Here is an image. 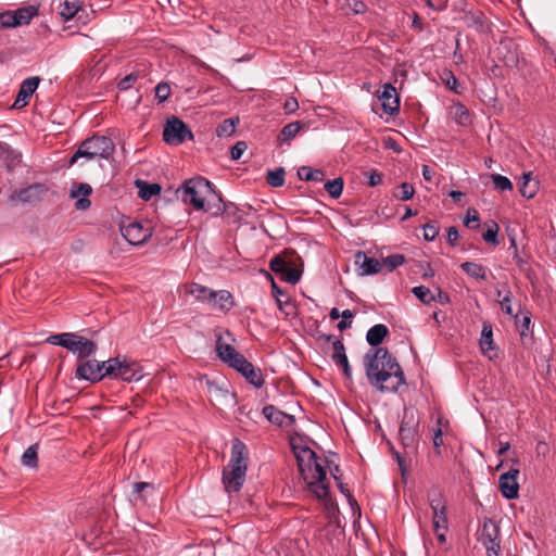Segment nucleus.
<instances>
[{
  "mask_svg": "<svg viewBox=\"0 0 556 556\" xmlns=\"http://www.w3.org/2000/svg\"><path fill=\"white\" fill-rule=\"evenodd\" d=\"M325 189L329 193V195L333 199L340 198L343 191V179L342 178H334L333 180H328L325 184Z\"/></svg>",
  "mask_w": 556,
  "mask_h": 556,
  "instance_id": "4c0bfd02",
  "label": "nucleus"
},
{
  "mask_svg": "<svg viewBox=\"0 0 556 556\" xmlns=\"http://www.w3.org/2000/svg\"><path fill=\"white\" fill-rule=\"evenodd\" d=\"M92 188L89 184L80 182L74 185L71 189V198L77 199L75 206L77 210L85 211L90 207V201L88 197L91 194Z\"/></svg>",
  "mask_w": 556,
  "mask_h": 556,
  "instance_id": "6ab92c4d",
  "label": "nucleus"
},
{
  "mask_svg": "<svg viewBox=\"0 0 556 556\" xmlns=\"http://www.w3.org/2000/svg\"><path fill=\"white\" fill-rule=\"evenodd\" d=\"M462 269L472 278L484 280L486 279L485 268L473 262H465L460 265Z\"/></svg>",
  "mask_w": 556,
  "mask_h": 556,
  "instance_id": "c756f323",
  "label": "nucleus"
},
{
  "mask_svg": "<svg viewBox=\"0 0 556 556\" xmlns=\"http://www.w3.org/2000/svg\"><path fill=\"white\" fill-rule=\"evenodd\" d=\"M79 7L76 3H70L68 1H65L62 4L60 14L64 17L65 21L71 20L74 17V15L77 13Z\"/></svg>",
  "mask_w": 556,
  "mask_h": 556,
  "instance_id": "49530a36",
  "label": "nucleus"
},
{
  "mask_svg": "<svg viewBox=\"0 0 556 556\" xmlns=\"http://www.w3.org/2000/svg\"><path fill=\"white\" fill-rule=\"evenodd\" d=\"M519 475L518 469H510L509 471L501 475L498 479V486L502 495L507 500H514L518 497L519 484L517 477Z\"/></svg>",
  "mask_w": 556,
  "mask_h": 556,
  "instance_id": "4468645a",
  "label": "nucleus"
},
{
  "mask_svg": "<svg viewBox=\"0 0 556 556\" xmlns=\"http://www.w3.org/2000/svg\"><path fill=\"white\" fill-rule=\"evenodd\" d=\"M291 447L298 462L299 471L307 489L318 500H325L329 494V484L321 459L306 445L291 442Z\"/></svg>",
  "mask_w": 556,
  "mask_h": 556,
  "instance_id": "f03ea898",
  "label": "nucleus"
},
{
  "mask_svg": "<svg viewBox=\"0 0 556 556\" xmlns=\"http://www.w3.org/2000/svg\"><path fill=\"white\" fill-rule=\"evenodd\" d=\"M459 239V233L456 227H450L447 229V241L451 245H455Z\"/></svg>",
  "mask_w": 556,
  "mask_h": 556,
  "instance_id": "052dcab7",
  "label": "nucleus"
},
{
  "mask_svg": "<svg viewBox=\"0 0 556 556\" xmlns=\"http://www.w3.org/2000/svg\"><path fill=\"white\" fill-rule=\"evenodd\" d=\"M281 278L289 283H296L301 278V273L295 267H292L290 264L287 265V268L281 274Z\"/></svg>",
  "mask_w": 556,
  "mask_h": 556,
  "instance_id": "79ce46f5",
  "label": "nucleus"
},
{
  "mask_svg": "<svg viewBox=\"0 0 556 556\" xmlns=\"http://www.w3.org/2000/svg\"><path fill=\"white\" fill-rule=\"evenodd\" d=\"M263 414L270 422L280 427H289L294 422L293 416L279 410L274 405H266L263 408Z\"/></svg>",
  "mask_w": 556,
  "mask_h": 556,
  "instance_id": "412c9836",
  "label": "nucleus"
},
{
  "mask_svg": "<svg viewBox=\"0 0 556 556\" xmlns=\"http://www.w3.org/2000/svg\"><path fill=\"white\" fill-rule=\"evenodd\" d=\"M215 337L217 356L229 367L233 368L244 356L231 345L233 340L231 333L228 330H217Z\"/></svg>",
  "mask_w": 556,
  "mask_h": 556,
  "instance_id": "6e6552de",
  "label": "nucleus"
},
{
  "mask_svg": "<svg viewBox=\"0 0 556 556\" xmlns=\"http://www.w3.org/2000/svg\"><path fill=\"white\" fill-rule=\"evenodd\" d=\"M247 143L244 141H238L232 148H231V151H230V155H231V159L233 161H237L239 160L242 154L244 153V151L247 150Z\"/></svg>",
  "mask_w": 556,
  "mask_h": 556,
  "instance_id": "864d4df0",
  "label": "nucleus"
},
{
  "mask_svg": "<svg viewBox=\"0 0 556 556\" xmlns=\"http://www.w3.org/2000/svg\"><path fill=\"white\" fill-rule=\"evenodd\" d=\"M539 190V181L532 177V174L525 173L520 178L519 191L522 197L532 199Z\"/></svg>",
  "mask_w": 556,
  "mask_h": 556,
  "instance_id": "b1692460",
  "label": "nucleus"
},
{
  "mask_svg": "<svg viewBox=\"0 0 556 556\" xmlns=\"http://www.w3.org/2000/svg\"><path fill=\"white\" fill-rule=\"evenodd\" d=\"M439 235V227L434 223H428L424 226V238L427 241H433Z\"/></svg>",
  "mask_w": 556,
  "mask_h": 556,
  "instance_id": "8fccbe9b",
  "label": "nucleus"
},
{
  "mask_svg": "<svg viewBox=\"0 0 556 556\" xmlns=\"http://www.w3.org/2000/svg\"><path fill=\"white\" fill-rule=\"evenodd\" d=\"M510 301H511V292L509 290H507L505 295L500 301V304H501V308L503 312H505L509 316H513V308L510 305Z\"/></svg>",
  "mask_w": 556,
  "mask_h": 556,
  "instance_id": "5fc2aeb1",
  "label": "nucleus"
},
{
  "mask_svg": "<svg viewBox=\"0 0 556 556\" xmlns=\"http://www.w3.org/2000/svg\"><path fill=\"white\" fill-rule=\"evenodd\" d=\"M122 236L132 245L144 243L151 236L150 228L143 227L139 223H129L121 227Z\"/></svg>",
  "mask_w": 556,
  "mask_h": 556,
  "instance_id": "ddd939ff",
  "label": "nucleus"
},
{
  "mask_svg": "<svg viewBox=\"0 0 556 556\" xmlns=\"http://www.w3.org/2000/svg\"><path fill=\"white\" fill-rule=\"evenodd\" d=\"M37 450L38 445L33 444L30 445L22 455V464L29 468H36L37 467Z\"/></svg>",
  "mask_w": 556,
  "mask_h": 556,
  "instance_id": "c9c22d12",
  "label": "nucleus"
},
{
  "mask_svg": "<svg viewBox=\"0 0 556 556\" xmlns=\"http://www.w3.org/2000/svg\"><path fill=\"white\" fill-rule=\"evenodd\" d=\"M248 469V450L243 442L233 439L228 465L223 470V483L228 493L238 492L244 481Z\"/></svg>",
  "mask_w": 556,
  "mask_h": 556,
  "instance_id": "7ed1b4c3",
  "label": "nucleus"
},
{
  "mask_svg": "<svg viewBox=\"0 0 556 556\" xmlns=\"http://www.w3.org/2000/svg\"><path fill=\"white\" fill-rule=\"evenodd\" d=\"M287 265L288 263L281 258L280 256H276L274 257L270 263H269V267L270 269L276 273V274H282L283 270L287 268Z\"/></svg>",
  "mask_w": 556,
  "mask_h": 556,
  "instance_id": "3c124183",
  "label": "nucleus"
},
{
  "mask_svg": "<svg viewBox=\"0 0 556 556\" xmlns=\"http://www.w3.org/2000/svg\"><path fill=\"white\" fill-rule=\"evenodd\" d=\"M40 83L39 77H29L25 79L20 87L17 97L14 101L13 108L21 109L28 104V101L33 93L38 88Z\"/></svg>",
  "mask_w": 556,
  "mask_h": 556,
  "instance_id": "dca6fc26",
  "label": "nucleus"
},
{
  "mask_svg": "<svg viewBox=\"0 0 556 556\" xmlns=\"http://www.w3.org/2000/svg\"><path fill=\"white\" fill-rule=\"evenodd\" d=\"M464 224L467 227L479 228L480 217L478 211L475 208H468Z\"/></svg>",
  "mask_w": 556,
  "mask_h": 556,
  "instance_id": "a18cd8bd",
  "label": "nucleus"
},
{
  "mask_svg": "<svg viewBox=\"0 0 556 556\" xmlns=\"http://www.w3.org/2000/svg\"><path fill=\"white\" fill-rule=\"evenodd\" d=\"M233 369L240 372L247 381L255 388H261L264 384V378L261 369L255 368L245 357L238 363Z\"/></svg>",
  "mask_w": 556,
  "mask_h": 556,
  "instance_id": "2eb2a0df",
  "label": "nucleus"
},
{
  "mask_svg": "<svg viewBox=\"0 0 556 556\" xmlns=\"http://www.w3.org/2000/svg\"><path fill=\"white\" fill-rule=\"evenodd\" d=\"M185 290L188 294L192 295L197 301L207 304L211 303L213 290L208 289L207 287L195 282H191L185 286Z\"/></svg>",
  "mask_w": 556,
  "mask_h": 556,
  "instance_id": "393cba45",
  "label": "nucleus"
},
{
  "mask_svg": "<svg viewBox=\"0 0 556 556\" xmlns=\"http://www.w3.org/2000/svg\"><path fill=\"white\" fill-rule=\"evenodd\" d=\"M114 149V143L109 137L92 136L81 142L77 151L70 159V165L75 164L80 157L89 161L96 157L109 159L113 154Z\"/></svg>",
  "mask_w": 556,
  "mask_h": 556,
  "instance_id": "20e7f679",
  "label": "nucleus"
},
{
  "mask_svg": "<svg viewBox=\"0 0 556 556\" xmlns=\"http://www.w3.org/2000/svg\"><path fill=\"white\" fill-rule=\"evenodd\" d=\"M414 193L415 189L413 185L403 182L396 188V190L393 192V195L402 201H407L414 197Z\"/></svg>",
  "mask_w": 556,
  "mask_h": 556,
  "instance_id": "58836bf2",
  "label": "nucleus"
},
{
  "mask_svg": "<svg viewBox=\"0 0 556 556\" xmlns=\"http://www.w3.org/2000/svg\"><path fill=\"white\" fill-rule=\"evenodd\" d=\"M419 414L414 408H405L400 425L399 437L404 448L415 450L418 440Z\"/></svg>",
  "mask_w": 556,
  "mask_h": 556,
  "instance_id": "0eeeda50",
  "label": "nucleus"
},
{
  "mask_svg": "<svg viewBox=\"0 0 556 556\" xmlns=\"http://www.w3.org/2000/svg\"><path fill=\"white\" fill-rule=\"evenodd\" d=\"M389 333L387 326L382 324L371 327L366 334V340L371 346H378Z\"/></svg>",
  "mask_w": 556,
  "mask_h": 556,
  "instance_id": "bb28decb",
  "label": "nucleus"
},
{
  "mask_svg": "<svg viewBox=\"0 0 556 556\" xmlns=\"http://www.w3.org/2000/svg\"><path fill=\"white\" fill-rule=\"evenodd\" d=\"M211 191V182L199 177L187 180L177 190V194L185 203L191 204L195 210H203L206 194Z\"/></svg>",
  "mask_w": 556,
  "mask_h": 556,
  "instance_id": "423d86ee",
  "label": "nucleus"
},
{
  "mask_svg": "<svg viewBox=\"0 0 556 556\" xmlns=\"http://www.w3.org/2000/svg\"><path fill=\"white\" fill-rule=\"evenodd\" d=\"M15 17L13 11L0 13V28L15 27Z\"/></svg>",
  "mask_w": 556,
  "mask_h": 556,
  "instance_id": "09e8293b",
  "label": "nucleus"
},
{
  "mask_svg": "<svg viewBox=\"0 0 556 556\" xmlns=\"http://www.w3.org/2000/svg\"><path fill=\"white\" fill-rule=\"evenodd\" d=\"M108 366L109 359L106 362H99L97 359L81 362L77 366L76 377L90 382H98L104 377L110 376V374H105Z\"/></svg>",
  "mask_w": 556,
  "mask_h": 556,
  "instance_id": "f8f14e48",
  "label": "nucleus"
},
{
  "mask_svg": "<svg viewBox=\"0 0 556 556\" xmlns=\"http://www.w3.org/2000/svg\"><path fill=\"white\" fill-rule=\"evenodd\" d=\"M331 358L338 367L342 368L344 376L350 379L352 377L351 367L349 365L344 345L340 340H334L332 342Z\"/></svg>",
  "mask_w": 556,
  "mask_h": 556,
  "instance_id": "aec40b11",
  "label": "nucleus"
},
{
  "mask_svg": "<svg viewBox=\"0 0 556 556\" xmlns=\"http://www.w3.org/2000/svg\"><path fill=\"white\" fill-rule=\"evenodd\" d=\"M500 530L497 525L489 518L483 520L482 531H481V541L485 542H498Z\"/></svg>",
  "mask_w": 556,
  "mask_h": 556,
  "instance_id": "cd10ccee",
  "label": "nucleus"
},
{
  "mask_svg": "<svg viewBox=\"0 0 556 556\" xmlns=\"http://www.w3.org/2000/svg\"><path fill=\"white\" fill-rule=\"evenodd\" d=\"M193 135L188 126L179 118L173 116L167 119L163 129V139L172 146H179L186 139H192Z\"/></svg>",
  "mask_w": 556,
  "mask_h": 556,
  "instance_id": "9b49d317",
  "label": "nucleus"
},
{
  "mask_svg": "<svg viewBox=\"0 0 556 556\" xmlns=\"http://www.w3.org/2000/svg\"><path fill=\"white\" fill-rule=\"evenodd\" d=\"M285 169L282 167L269 170L267 174V182L271 187H281L285 184Z\"/></svg>",
  "mask_w": 556,
  "mask_h": 556,
  "instance_id": "ea45409f",
  "label": "nucleus"
},
{
  "mask_svg": "<svg viewBox=\"0 0 556 556\" xmlns=\"http://www.w3.org/2000/svg\"><path fill=\"white\" fill-rule=\"evenodd\" d=\"M498 225L495 222H492L491 226L483 233V240L492 243L494 245L498 244L497 235H498Z\"/></svg>",
  "mask_w": 556,
  "mask_h": 556,
  "instance_id": "c03bdc74",
  "label": "nucleus"
},
{
  "mask_svg": "<svg viewBox=\"0 0 556 556\" xmlns=\"http://www.w3.org/2000/svg\"><path fill=\"white\" fill-rule=\"evenodd\" d=\"M298 176L305 181H323L325 174L321 169H315L311 166H302L298 170Z\"/></svg>",
  "mask_w": 556,
  "mask_h": 556,
  "instance_id": "c85d7f7f",
  "label": "nucleus"
},
{
  "mask_svg": "<svg viewBox=\"0 0 556 556\" xmlns=\"http://www.w3.org/2000/svg\"><path fill=\"white\" fill-rule=\"evenodd\" d=\"M405 262V257L403 254H392L387 257H383L381 263L382 267H388L389 271H392L396 267L401 266Z\"/></svg>",
  "mask_w": 556,
  "mask_h": 556,
  "instance_id": "a19ab883",
  "label": "nucleus"
},
{
  "mask_svg": "<svg viewBox=\"0 0 556 556\" xmlns=\"http://www.w3.org/2000/svg\"><path fill=\"white\" fill-rule=\"evenodd\" d=\"M379 99L382 102L384 113L393 115L399 112L400 101L396 96V90L391 84L383 85V90L379 96Z\"/></svg>",
  "mask_w": 556,
  "mask_h": 556,
  "instance_id": "a211bd4d",
  "label": "nucleus"
},
{
  "mask_svg": "<svg viewBox=\"0 0 556 556\" xmlns=\"http://www.w3.org/2000/svg\"><path fill=\"white\" fill-rule=\"evenodd\" d=\"M148 486H150V484L147 482H137L134 484V491L136 493H140L143 489H146Z\"/></svg>",
  "mask_w": 556,
  "mask_h": 556,
  "instance_id": "338daca9",
  "label": "nucleus"
},
{
  "mask_svg": "<svg viewBox=\"0 0 556 556\" xmlns=\"http://www.w3.org/2000/svg\"><path fill=\"white\" fill-rule=\"evenodd\" d=\"M47 342L65 348L79 358H87L97 351V344L93 341L73 332L50 336Z\"/></svg>",
  "mask_w": 556,
  "mask_h": 556,
  "instance_id": "39448f33",
  "label": "nucleus"
},
{
  "mask_svg": "<svg viewBox=\"0 0 556 556\" xmlns=\"http://www.w3.org/2000/svg\"><path fill=\"white\" fill-rule=\"evenodd\" d=\"M213 308L220 311H229L233 305V298L227 290L214 291L212 293L211 303L208 304Z\"/></svg>",
  "mask_w": 556,
  "mask_h": 556,
  "instance_id": "4be33fe9",
  "label": "nucleus"
},
{
  "mask_svg": "<svg viewBox=\"0 0 556 556\" xmlns=\"http://www.w3.org/2000/svg\"><path fill=\"white\" fill-rule=\"evenodd\" d=\"M239 123V118H227L223 121L217 127H216V135L217 137H229L231 136L235 130L236 126Z\"/></svg>",
  "mask_w": 556,
  "mask_h": 556,
  "instance_id": "72a5a7b5",
  "label": "nucleus"
},
{
  "mask_svg": "<svg viewBox=\"0 0 556 556\" xmlns=\"http://www.w3.org/2000/svg\"><path fill=\"white\" fill-rule=\"evenodd\" d=\"M15 27L27 25L38 14L37 5H27L13 11Z\"/></svg>",
  "mask_w": 556,
  "mask_h": 556,
  "instance_id": "a878e982",
  "label": "nucleus"
},
{
  "mask_svg": "<svg viewBox=\"0 0 556 556\" xmlns=\"http://www.w3.org/2000/svg\"><path fill=\"white\" fill-rule=\"evenodd\" d=\"M105 374H110V377L119 378L128 382L138 381L143 376L136 363H129L125 358L122 361L119 357L109 359Z\"/></svg>",
  "mask_w": 556,
  "mask_h": 556,
  "instance_id": "9d476101",
  "label": "nucleus"
},
{
  "mask_svg": "<svg viewBox=\"0 0 556 556\" xmlns=\"http://www.w3.org/2000/svg\"><path fill=\"white\" fill-rule=\"evenodd\" d=\"M329 317L332 320H337L341 317V313L339 312V309L337 307H333V308H331V311L329 313Z\"/></svg>",
  "mask_w": 556,
  "mask_h": 556,
  "instance_id": "774afa93",
  "label": "nucleus"
},
{
  "mask_svg": "<svg viewBox=\"0 0 556 556\" xmlns=\"http://www.w3.org/2000/svg\"><path fill=\"white\" fill-rule=\"evenodd\" d=\"M355 265L361 270L362 276L374 275L382 269V263L374 257H368L366 253L358 251L355 254Z\"/></svg>",
  "mask_w": 556,
  "mask_h": 556,
  "instance_id": "f3484780",
  "label": "nucleus"
},
{
  "mask_svg": "<svg viewBox=\"0 0 556 556\" xmlns=\"http://www.w3.org/2000/svg\"><path fill=\"white\" fill-rule=\"evenodd\" d=\"M384 146H386V148L391 149V150H393V151H395V152H401V148H400V146H399V144H397V142H396L394 139H392V138H386V139H384Z\"/></svg>",
  "mask_w": 556,
  "mask_h": 556,
  "instance_id": "e2e57ef3",
  "label": "nucleus"
},
{
  "mask_svg": "<svg viewBox=\"0 0 556 556\" xmlns=\"http://www.w3.org/2000/svg\"><path fill=\"white\" fill-rule=\"evenodd\" d=\"M365 8L366 5L363 1H355L352 9L356 14H359L365 11Z\"/></svg>",
  "mask_w": 556,
  "mask_h": 556,
  "instance_id": "0e129e2a",
  "label": "nucleus"
},
{
  "mask_svg": "<svg viewBox=\"0 0 556 556\" xmlns=\"http://www.w3.org/2000/svg\"><path fill=\"white\" fill-rule=\"evenodd\" d=\"M486 549L488 556H500L501 545L498 542H485L482 543Z\"/></svg>",
  "mask_w": 556,
  "mask_h": 556,
  "instance_id": "6e6d98bb",
  "label": "nucleus"
},
{
  "mask_svg": "<svg viewBox=\"0 0 556 556\" xmlns=\"http://www.w3.org/2000/svg\"><path fill=\"white\" fill-rule=\"evenodd\" d=\"M208 393L212 401L227 402L228 400H233L232 393H230L227 389L218 387L215 383L208 384Z\"/></svg>",
  "mask_w": 556,
  "mask_h": 556,
  "instance_id": "7c9ffc66",
  "label": "nucleus"
},
{
  "mask_svg": "<svg viewBox=\"0 0 556 556\" xmlns=\"http://www.w3.org/2000/svg\"><path fill=\"white\" fill-rule=\"evenodd\" d=\"M412 292L424 304H430L431 302L437 301L434 292L425 286L414 287Z\"/></svg>",
  "mask_w": 556,
  "mask_h": 556,
  "instance_id": "f704fd0d",
  "label": "nucleus"
},
{
  "mask_svg": "<svg viewBox=\"0 0 556 556\" xmlns=\"http://www.w3.org/2000/svg\"><path fill=\"white\" fill-rule=\"evenodd\" d=\"M364 365L370 383L382 392H396L405 383L400 364L384 348L368 352Z\"/></svg>",
  "mask_w": 556,
  "mask_h": 556,
  "instance_id": "f257e3e1",
  "label": "nucleus"
},
{
  "mask_svg": "<svg viewBox=\"0 0 556 556\" xmlns=\"http://www.w3.org/2000/svg\"><path fill=\"white\" fill-rule=\"evenodd\" d=\"M480 348L482 353L486 355L490 359H492L496 355L495 353H492L494 351V342L492 326L489 323H483L480 338Z\"/></svg>",
  "mask_w": 556,
  "mask_h": 556,
  "instance_id": "5701e85b",
  "label": "nucleus"
},
{
  "mask_svg": "<svg viewBox=\"0 0 556 556\" xmlns=\"http://www.w3.org/2000/svg\"><path fill=\"white\" fill-rule=\"evenodd\" d=\"M492 181L494 184V187L501 191L513 190L511 181L505 176H502L500 174H493Z\"/></svg>",
  "mask_w": 556,
  "mask_h": 556,
  "instance_id": "37998d69",
  "label": "nucleus"
},
{
  "mask_svg": "<svg viewBox=\"0 0 556 556\" xmlns=\"http://www.w3.org/2000/svg\"><path fill=\"white\" fill-rule=\"evenodd\" d=\"M429 506L432 509L433 530L447 531L448 520L446 516L447 505L444 495L439 489H432L428 493Z\"/></svg>",
  "mask_w": 556,
  "mask_h": 556,
  "instance_id": "1a4fd4ad",
  "label": "nucleus"
},
{
  "mask_svg": "<svg viewBox=\"0 0 556 556\" xmlns=\"http://www.w3.org/2000/svg\"><path fill=\"white\" fill-rule=\"evenodd\" d=\"M170 96V87L167 83H160L155 87V98L159 102L166 101Z\"/></svg>",
  "mask_w": 556,
  "mask_h": 556,
  "instance_id": "de8ad7c7",
  "label": "nucleus"
},
{
  "mask_svg": "<svg viewBox=\"0 0 556 556\" xmlns=\"http://www.w3.org/2000/svg\"><path fill=\"white\" fill-rule=\"evenodd\" d=\"M283 109L287 113H294L299 109L298 100L292 97L287 99Z\"/></svg>",
  "mask_w": 556,
  "mask_h": 556,
  "instance_id": "13d9d810",
  "label": "nucleus"
},
{
  "mask_svg": "<svg viewBox=\"0 0 556 556\" xmlns=\"http://www.w3.org/2000/svg\"><path fill=\"white\" fill-rule=\"evenodd\" d=\"M271 289H273V295L276 299L277 305H278L279 308H281L282 307V301L280 299V295H283V293H282L281 289H279L275 282H273Z\"/></svg>",
  "mask_w": 556,
  "mask_h": 556,
  "instance_id": "680f3d73",
  "label": "nucleus"
},
{
  "mask_svg": "<svg viewBox=\"0 0 556 556\" xmlns=\"http://www.w3.org/2000/svg\"><path fill=\"white\" fill-rule=\"evenodd\" d=\"M452 114L455 122L459 125H466L469 122L468 110L462 103H456L453 105Z\"/></svg>",
  "mask_w": 556,
  "mask_h": 556,
  "instance_id": "e433bc0d",
  "label": "nucleus"
},
{
  "mask_svg": "<svg viewBox=\"0 0 556 556\" xmlns=\"http://www.w3.org/2000/svg\"><path fill=\"white\" fill-rule=\"evenodd\" d=\"M366 176L368 178V185L370 187H376L380 185L382 181V175L375 169L366 173Z\"/></svg>",
  "mask_w": 556,
  "mask_h": 556,
  "instance_id": "4d7b16f0",
  "label": "nucleus"
},
{
  "mask_svg": "<svg viewBox=\"0 0 556 556\" xmlns=\"http://www.w3.org/2000/svg\"><path fill=\"white\" fill-rule=\"evenodd\" d=\"M301 128H302L301 122L289 123L281 129V131L278 136V139L281 141H290L293 138H295V136L301 130Z\"/></svg>",
  "mask_w": 556,
  "mask_h": 556,
  "instance_id": "473e14b6",
  "label": "nucleus"
},
{
  "mask_svg": "<svg viewBox=\"0 0 556 556\" xmlns=\"http://www.w3.org/2000/svg\"><path fill=\"white\" fill-rule=\"evenodd\" d=\"M443 444L442 430L438 428L433 434V446L438 454H440V447Z\"/></svg>",
  "mask_w": 556,
  "mask_h": 556,
  "instance_id": "bf43d9fd",
  "label": "nucleus"
},
{
  "mask_svg": "<svg viewBox=\"0 0 556 556\" xmlns=\"http://www.w3.org/2000/svg\"><path fill=\"white\" fill-rule=\"evenodd\" d=\"M138 79V75L137 74H129L127 76H125L123 79L119 80L118 83V89L119 90H128L129 88L132 87V85L137 81Z\"/></svg>",
  "mask_w": 556,
  "mask_h": 556,
  "instance_id": "603ef678",
  "label": "nucleus"
},
{
  "mask_svg": "<svg viewBox=\"0 0 556 556\" xmlns=\"http://www.w3.org/2000/svg\"><path fill=\"white\" fill-rule=\"evenodd\" d=\"M139 188V197L143 200H150L153 195L161 192V186L157 184H147L143 181H137Z\"/></svg>",
  "mask_w": 556,
  "mask_h": 556,
  "instance_id": "2f4dec72",
  "label": "nucleus"
},
{
  "mask_svg": "<svg viewBox=\"0 0 556 556\" xmlns=\"http://www.w3.org/2000/svg\"><path fill=\"white\" fill-rule=\"evenodd\" d=\"M432 174H433V172L431 170V168L428 165L422 166V176H424L425 180L430 181L432 178Z\"/></svg>",
  "mask_w": 556,
  "mask_h": 556,
  "instance_id": "69168bd1",
  "label": "nucleus"
}]
</instances>
